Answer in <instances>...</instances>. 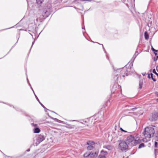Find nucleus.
I'll return each mask as SVG.
<instances>
[{"instance_id":"37998d69","label":"nucleus","mask_w":158,"mask_h":158,"mask_svg":"<svg viewBox=\"0 0 158 158\" xmlns=\"http://www.w3.org/2000/svg\"><path fill=\"white\" fill-rule=\"evenodd\" d=\"M27 81L28 82V79H27Z\"/></svg>"},{"instance_id":"4be33fe9","label":"nucleus","mask_w":158,"mask_h":158,"mask_svg":"<svg viewBox=\"0 0 158 158\" xmlns=\"http://www.w3.org/2000/svg\"><path fill=\"white\" fill-rule=\"evenodd\" d=\"M98 158H106V157L105 155H99L98 156Z\"/></svg>"},{"instance_id":"1a4fd4ad","label":"nucleus","mask_w":158,"mask_h":158,"mask_svg":"<svg viewBox=\"0 0 158 158\" xmlns=\"http://www.w3.org/2000/svg\"><path fill=\"white\" fill-rule=\"evenodd\" d=\"M138 52H135V54L133 55L132 58L131 60L130 61V66L131 64L132 66L133 65V62L135 58L136 57V56L138 55Z\"/></svg>"},{"instance_id":"4468645a","label":"nucleus","mask_w":158,"mask_h":158,"mask_svg":"<svg viewBox=\"0 0 158 158\" xmlns=\"http://www.w3.org/2000/svg\"><path fill=\"white\" fill-rule=\"evenodd\" d=\"M94 149V148L92 145H89L87 147V149L89 150H93Z\"/></svg>"},{"instance_id":"72a5a7b5","label":"nucleus","mask_w":158,"mask_h":158,"mask_svg":"<svg viewBox=\"0 0 158 158\" xmlns=\"http://www.w3.org/2000/svg\"><path fill=\"white\" fill-rule=\"evenodd\" d=\"M156 69L157 71L158 72V65L156 67Z\"/></svg>"},{"instance_id":"f8f14e48","label":"nucleus","mask_w":158,"mask_h":158,"mask_svg":"<svg viewBox=\"0 0 158 158\" xmlns=\"http://www.w3.org/2000/svg\"><path fill=\"white\" fill-rule=\"evenodd\" d=\"M40 129L37 127L35 128L34 129V132L35 133H39L40 132Z\"/></svg>"},{"instance_id":"49530a36","label":"nucleus","mask_w":158,"mask_h":158,"mask_svg":"<svg viewBox=\"0 0 158 158\" xmlns=\"http://www.w3.org/2000/svg\"><path fill=\"white\" fill-rule=\"evenodd\" d=\"M157 141H158V140H157Z\"/></svg>"},{"instance_id":"bb28decb","label":"nucleus","mask_w":158,"mask_h":158,"mask_svg":"<svg viewBox=\"0 0 158 158\" xmlns=\"http://www.w3.org/2000/svg\"><path fill=\"white\" fill-rule=\"evenodd\" d=\"M31 125L32 126L35 127H36L37 126V124H36L32 123Z\"/></svg>"},{"instance_id":"f3484780","label":"nucleus","mask_w":158,"mask_h":158,"mask_svg":"<svg viewBox=\"0 0 158 158\" xmlns=\"http://www.w3.org/2000/svg\"><path fill=\"white\" fill-rule=\"evenodd\" d=\"M50 118L53 119L55 121H56V122H58V123H60V122H61V121L60 120H58V119H57V118H54L52 117H50Z\"/></svg>"},{"instance_id":"6e6552de","label":"nucleus","mask_w":158,"mask_h":158,"mask_svg":"<svg viewBox=\"0 0 158 158\" xmlns=\"http://www.w3.org/2000/svg\"><path fill=\"white\" fill-rule=\"evenodd\" d=\"M50 14V11H49L44 10L42 15L43 19H45L48 17Z\"/></svg>"},{"instance_id":"c85d7f7f","label":"nucleus","mask_w":158,"mask_h":158,"mask_svg":"<svg viewBox=\"0 0 158 158\" xmlns=\"http://www.w3.org/2000/svg\"><path fill=\"white\" fill-rule=\"evenodd\" d=\"M156 136L157 138H158V131L156 132Z\"/></svg>"},{"instance_id":"20e7f679","label":"nucleus","mask_w":158,"mask_h":158,"mask_svg":"<svg viewBox=\"0 0 158 158\" xmlns=\"http://www.w3.org/2000/svg\"><path fill=\"white\" fill-rule=\"evenodd\" d=\"M118 148L122 151H124L128 148V146L126 142L121 141L119 144Z\"/></svg>"},{"instance_id":"dca6fc26","label":"nucleus","mask_w":158,"mask_h":158,"mask_svg":"<svg viewBox=\"0 0 158 158\" xmlns=\"http://www.w3.org/2000/svg\"><path fill=\"white\" fill-rule=\"evenodd\" d=\"M144 36L146 40H148L149 38V35L147 31L144 32Z\"/></svg>"},{"instance_id":"c9c22d12","label":"nucleus","mask_w":158,"mask_h":158,"mask_svg":"<svg viewBox=\"0 0 158 158\" xmlns=\"http://www.w3.org/2000/svg\"><path fill=\"white\" fill-rule=\"evenodd\" d=\"M155 94H156L157 95V96L158 97V92H156Z\"/></svg>"},{"instance_id":"7c9ffc66","label":"nucleus","mask_w":158,"mask_h":158,"mask_svg":"<svg viewBox=\"0 0 158 158\" xmlns=\"http://www.w3.org/2000/svg\"><path fill=\"white\" fill-rule=\"evenodd\" d=\"M96 43H97V42H96ZM98 43V44H100V45H102V47H103V49L104 50L105 52H106V51H105V48H104V47H103V44H99V43Z\"/></svg>"},{"instance_id":"a211bd4d","label":"nucleus","mask_w":158,"mask_h":158,"mask_svg":"<svg viewBox=\"0 0 158 158\" xmlns=\"http://www.w3.org/2000/svg\"><path fill=\"white\" fill-rule=\"evenodd\" d=\"M43 0H36L37 3L38 4H41L42 3Z\"/></svg>"},{"instance_id":"4c0bfd02","label":"nucleus","mask_w":158,"mask_h":158,"mask_svg":"<svg viewBox=\"0 0 158 158\" xmlns=\"http://www.w3.org/2000/svg\"><path fill=\"white\" fill-rule=\"evenodd\" d=\"M34 42H35V41L33 42L32 43V46L31 47V48L32 47V46H33V44H34Z\"/></svg>"},{"instance_id":"f704fd0d","label":"nucleus","mask_w":158,"mask_h":158,"mask_svg":"<svg viewBox=\"0 0 158 158\" xmlns=\"http://www.w3.org/2000/svg\"><path fill=\"white\" fill-rule=\"evenodd\" d=\"M41 105L44 108H46L42 104H41Z\"/></svg>"},{"instance_id":"e433bc0d","label":"nucleus","mask_w":158,"mask_h":158,"mask_svg":"<svg viewBox=\"0 0 158 158\" xmlns=\"http://www.w3.org/2000/svg\"><path fill=\"white\" fill-rule=\"evenodd\" d=\"M155 49H154L153 48V47L152 46V51H153L154 50H155Z\"/></svg>"},{"instance_id":"5701e85b","label":"nucleus","mask_w":158,"mask_h":158,"mask_svg":"<svg viewBox=\"0 0 158 158\" xmlns=\"http://www.w3.org/2000/svg\"><path fill=\"white\" fill-rule=\"evenodd\" d=\"M152 72L158 76V73L156 72L155 69H154L152 70Z\"/></svg>"},{"instance_id":"79ce46f5","label":"nucleus","mask_w":158,"mask_h":158,"mask_svg":"<svg viewBox=\"0 0 158 158\" xmlns=\"http://www.w3.org/2000/svg\"><path fill=\"white\" fill-rule=\"evenodd\" d=\"M157 59L158 60V56H157Z\"/></svg>"},{"instance_id":"f03ea898","label":"nucleus","mask_w":158,"mask_h":158,"mask_svg":"<svg viewBox=\"0 0 158 158\" xmlns=\"http://www.w3.org/2000/svg\"><path fill=\"white\" fill-rule=\"evenodd\" d=\"M154 133V129L150 127L145 128L143 132L144 135L147 140H149L153 136Z\"/></svg>"},{"instance_id":"ddd939ff","label":"nucleus","mask_w":158,"mask_h":158,"mask_svg":"<svg viewBox=\"0 0 158 158\" xmlns=\"http://www.w3.org/2000/svg\"><path fill=\"white\" fill-rule=\"evenodd\" d=\"M87 144L89 145H93L95 144L94 142L92 141H89L87 142Z\"/></svg>"},{"instance_id":"de8ad7c7","label":"nucleus","mask_w":158,"mask_h":158,"mask_svg":"<svg viewBox=\"0 0 158 158\" xmlns=\"http://www.w3.org/2000/svg\"><path fill=\"white\" fill-rule=\"evenodd\" d=\"M157 100H158V99H157Z\"/></svg>"},{"instance_id":"393cba45","label":"nucleus","mask_w":158,"mask_h":158,"mask_svg":"<svg viewBox=\"0 0 158 158\" xmlns=\"http://www.w3.org/2000/svg\"><path fill=\"white\" fill-rule=\"evenodd\" d=\"M155 148H157L158 147V143L156 142H155Z\"/></svg>"},{"instance_id":"9b49d317","label":"nucleus","mask_w":158,"mask_h":158,"mask_svg":"<svg viewBox=\"0 0 158 158\" xmlns=\"http://www.w3.org/2000/svg\"><path fill=\"white\" fill-rule=\"evenodd\" d=\"M148 77L150 79L151 78L154 81H156V80L153 78V74L152 73H151L150 74H148Z\"/></svg>"},{"instance_id":"473e14b6","label":"nucleus","mask_w":158,"mask_h":158,"mask_svg":"<svg viewBox=\"0 0 158 158\" xmlns=\"http://www.w3.org/2000/svg\"><path fill=\"white\" fill-rule=\"evenodd\" d=\"M101 153H103V152L105 153H107V152H105V151H104L103 150H102V151H101Z\"/></svg>"},{"instance_id":"7ed1b4c3","label":"nucleus","mask_w":158,"mask_h":158,"mask_svg":"<svg viewBox=\"0 0 158 158\" xmlns=\"http://www.w3.org/2000/svg\"><path fill=\"white\" fill-rule=\"evenodd\" d=\"M126 142L130 146H133L139 143L140 142V140L139 139H135L134 136L130 135L127 137Z\"/></svg>"},{"instance_id":"ea45409f","label":"nucleus","mask_w":158,"mask_h":158,"mask_svg":"<svg viewBox=\"0 0 158 158\" xmlns=\"http://www.w3.org/2000/svg\"><path fill=\"white\" fill-rule=\"evenodd\" d=\"M39 102V103L40 104V105H41V104H42L41 103V102H40V101H38Z\"/></svg>"},{"instance_id":"c03bdc74","label":"nucleus","mask_w":158,"mask_h":158,"mask_svg":"<svg viewBox=\"0 0 158 158\" xmlns=\"http://www.w3.org/2000/svg\"><path fill=\"white\" fill-rule=\"evenodd\" d=\"M118 87H120V88L121 87V86H118Z\"/></svg>"},{"instance_id":"2f4dec72","label":"nucleus","mask_w":158,"mask_h":158,"mask_svg":"<svg viewBox=\"0 0 158 158\" xmlns=\"http://www.w3.org/2000/svg\"><path fill=\"white\" fill-rule=\"evenodd\" d=\"M120 130L122 131L125 132H127L126 131H125L124 130H123L122 128H120Z\"/></svg>"},{"instance_id":"39448f33","label":"nucleus","mask_w":158,"mask_h":158,"mask_svg":"<svg viewBox=\"0 0 158 158\" xmlns=\"http://www.w3.org/2000/svg\"><path fill=\"white\" fill-rule=\"evenodd\" d=\"M45 139V137L43 135H40L38 137L37 139V142L36 143V145L38 144L44 140Z\"/></svg>"},{"instance_id":"412c9836","label":"nucleus","mask_w":158,"mask_h":158,"mask_svg":"<svg viewBox=\"0 0 158 158\" xmlns=\"http://www.w3.org/2000/svg\"><path fill=\"white\" fill-rule=\"evenodd\" d=\"M143 84V82L141 81H139V89H141L142 88V85Z\"/></svg>"},{"instance_id":"58836bf2","label":"nucleus","mask_w":158,"mask_h":158,"mask_svg":"<svg viewBox=\"0 0 158 158\" xmlns=\"http://www.w3.org/2000/svg\"><path fill=\"white\" fill-rule=\"evenodd\" d=\"M30 149H28L27 151V152H29L30 151Z\"/></svg>"},{"instance_id":"9d476101","label":"nucleus","mask_w":158,"mask_h":158,"mask_svg":"<svg viewBox=\"0 0 158 158\" xmlns=\"http://www.w3.org/2000/svg\"><path fill=\"white\" fill-rule=\"evenodd\" d=\"M104 148H106L109 150H111L113 149L112 146L111 145H105L103 146Z\"/></svg>"},{"instance_id":"423d86ee","label":"nucleus","mask_w":158,"mask_h":158,"mask_svg":"<svg viewBox=\"0 0 158 158\" xmlns=\"http://www.w3.org/2000/svg\"><path fill=\"white\" fill-rule=\"evenodd\" d=\"M98 153V151H95L94 152H91L88 154V156H89V157L91 158H96L97 156Z\"/></svg>"},{"instance_id":"f257e3e1","label":"nucleus","mask_w":158,"mask_h":158,"mask_svg":"<svg viewBox=\"0 0 158 158\" xmlns=\"http://www.w3.org/2000/svg\"><path fill=\"white\" fill-rule=\"evenodd\" d=\"M125 69H125L123 68H120L117 69L116 70L114 71V73L115 75V76L114 77V79L117 83L121 81L122 77L123 78L125 75L128 76V73L130 74L131 73H133V71L131 70V66L128 67L127 65H126Z\"/></svg>"},{"instance_id":"cd10ccee","label":"nucleus","mask_w":158,"mask_h":158,"mask_svg":"<svg viewBox=\"0 0 158 158\" xmlns=\"http://www.w3.org/2000/svg\"><path fill=\"white\" fill-rule=\"evenodd\" d=\"M84 157H89V156H88V154H87V153H85L84 155Z\"/></svg>"},{"instance_id":"c756f323","label":"nucleus","mask_w":158,"mask_h":158,"mask_svg":"<svg viewBox=\"0 0 158 158\" xmlns=\"http://www.w3.org/2000/svg\"><path fill=\"white\" fill-rule=\"evenodd\" d=\"M136 109H137L136 108H131V109L132 111H135Z\"/></svg>"},{"instance_id":"a18cd8bd","label":"nucleus","mask_w":158,"mask_h":158,"mask_svg":"<svg viewBox=\"0 0 158 158\" xmlns=\"http://www.w3.org/2000/svg\"><path fill=\"white\" fill-rule=\"evenodd\" d=\"M92 42L94 43V41H92Z\"/></svg>"},{"instance_id":"a19ab883","label":"nucleus","mask_w":158,"mask_h":158,"mask_svg":"<svg viewBox=\"0 0 158 158\" xmlns=\"http://www.w3.org/2000/svg\"><path fill=\"white\" fill-rule=\"evenodd\" d=\"M39 102V103L40 104V105H41V104H42L41 103V102H40V101H38Z\"/></svg>"},{"instance_id":"0eeeda50","label":"nucleus","mask_w":158,"mask_h":158,"mask_svg":"<svg viewBox=\"0 0 158 158\" xmlns=\"http://www.w3.org/2000/svg\"><path fill=\"white\" fill-rule=\"evenodd\" d=\"M158 115L157 113H154L153 114L152 116L151 117L149 118V120L151 121H156L157 119Z\"/></svg>"},{"instance_id":"2eb2a0df","label":"nucleus","mask_w":158,"mask_h":158,"mask_svg":"<svg viewBox=\"0 0 158 158\" xmlns=\"http://www.w3.org/2000/svg\"><path fill=\"white\" fill-rule=\"evenodd\" d=\"M116 86H117V85H113L112 88L111 89V94H112V93H114V92H115V91H114V89L116 87Z\"/></svg>"},{"instance_id":"aec40b11","label":"nucleus","mask_w":158,"mask_h":158,"mask_svg":"<svg viewBox=\"0 0 158 158\" xmlns=\"http://www.w3.org/2000/svg\"><path fill=\"white\" fill-rule=\"evenodd\" d=\"M144 147V144L143 143H141L140 144L138 147L139 148H141Z\"/></svg>"},{"instance_id":"a878e982","label":"nucleus","mask_w":158,"mask_h":158,"mask_svg":"<svg viewBox=\"0 0 158 158\" xmlns=\"http://www.w3.org/2000/svg\"><path fill=\"white\" fill-rule=\"evenodd\" d=\"M154 51V53H155V55H157V53L156 52H157L158 50L155 49L153 51Z\"/></svg>"},{"instance_id":"6ab92c4d","label":"nucleus","mask_w":158,"mask_h":158,"mask_svg":"<svg viewBox=\"0 0 158 158\" xmlns=\"http://www.w3.org/2000/svg\"><path fill=\"white\" fill-rule=\"evenodd\" d=\"M29 85L31 87V89H32V90L33 91L34 93V94H35V97L36 98L37 100V101H39V99H38V98H37V96H36V95L35 94V93H34V92L33 89L32 88V87H31V84L29 83Z\"/></svg>"},{"instance_id":"b1692460","label":"nucleus","mask_w":158,"mask_h":158,"mask_svg":"<svg viewBox=\"0 0 158 158\" xmlns=\"http://www.w3.org/2000/svg\"><path fill=\"white\" fill-rule=\"evenodd\" d=\"M99 116H100V115L99 114V113H98L95 115L94 116V118H95V117H98L99 118Z\"/></svg>"}]
</instances>
